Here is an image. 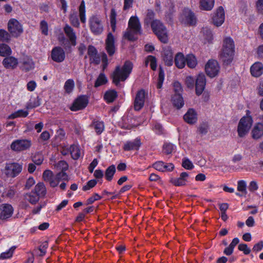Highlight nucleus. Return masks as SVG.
<instances>
[{
	"label": "nucleus",
	"mask_w": 263,
	"mask_h": 263,
	"mask_svg": "<svg viewBox=\"0 0 263 263\" xmlns=\"http://www.w3.org/2000/svg\"><path fill=\"white\" fill-rule=\"evenodd\" d=\"M235 53V44L230 37H226L223 41L222 48L219 53V58L225 66L230 65L232 62Z\"/></svg>",
	"instance_id": "1"
},
{
	"label": "nucleus",
	"mask_w": 263,
	"mask_h": 263,
	"mask_svg": "<svg viewBox=\"0 0 263 263\" xmlns=\"http://www.w3.org/2000/svg\"><path fill=\"white\" fill-rule=\"evenodd\" d=\"M43 178L51 187L58 186L61 181L69 180V176L66 172H59L54 175L49 170H46L43 172Z\"/></svg>",
	"instance_id": "2"
},
{
	"label": "nucleus",
	"mask_w": 263,
	"mask_h": 263,
	"mask_svg": "<svg viewBox=\"0 0 263 263\" xmlns=\"http://www.w3.org/2000/svg\"><path fill=\"white\" fill-rule=\"evenodd\" d=\"M132 70L130 62H126L122 68L117 67L112 74V82L118 86L120 82L125 81L129 76Z\"/></svg>",
	"instance_id": "3"
},
{
	"label": "nucleus",
	"mask_w": 263,
	"mask_h": 263,
	"mask_svg": "<svg viewBox=\"0 0 263 263\" xmlns=\"http://www.w3.org/2000/svg\"><path fill=\"white\" fill-rule=\"evenodd\" d=\"M152 30L154 33L157 36L159 40L166 44L168 41V33L166 27L159 20L156 19L153 21L151 25Z\"/></svg>",
	"instance_id": "4"
},
{
	"label": "nucleus",
	"mask_w": 263,
	"mask_h": 263,
	"mask_svg": "<svg viewBox=\"0 0 263 263\" xmlns=\"http://www.w3.org/2000/svg\"><path fill=\"white\" fill-rule=\"evenodd\" d=\"M253 123L252 118L250 116L243 117L239 121L237 132L239 137H245L249 132Z\"/></svg>",
	"instance_id": "5"
},
{
	"label": "nucleus",
	"mask_w": 263,
	"mask_h": 263,
	"mask_svg": "<svg viewBox=\"0 0 263 263\" xmlns=\"http://www.w3.org/2000/svg\"><path fill=\"white\" fill-rule=\"evenodd\" d=\"M32 142L30 140L20 139L14 140L10 145V148L15 152H21L28 150L31 146Z\"/></svg>",
	"instance_id": "6"
},
{
	"label": "nucleus",
	"mask_w": 263,
	"mask_h": 263,
	"mask_svg": "<svg viewBox=\"0 0 263 263\" xmlns=\"http://www.w3.org/2000/svg\"><path fill=\"white\" fill-rule=\"evenodd\" d=\"M8 29L11 35L14 37H18L23 32L22 25L15 18H11L9 21Z\"/></svg>",
	"instance_id": "7"
},
{
	"label": "nucleus",
	"mask_w": 263,
	"mask_h": 263,
	"mask_svg": "<svg viewBox=\"0 0 263 263\" xmlns=\"http://www.w3.org/2000/svg\"><path fill=\"white\" fill-rule=\"evenodd\" d=\"M22 171V165L18 163H8L6 164L4 173L7 177H15Z\"/></svg>",
	"instance_id": "8"
},
{
	"label": "nucleus",
	"mask_w": 263,
	"mask_h": 263,
	"mask_svg": "<svg viewBox=\"0 0 263 263\" xmlns=\"http://www.w3.org/2000/svg\"><path fill=\"white\" fill-rule=\"evenodd\" d=\"M89 24L92 32L96 35L102 33L103 26L101 19L97 16H91L89 20Z\"/></svg>",
	"instance_id": "9"
},
{
	"label": "nucleus",
	"mask_w": 263,
	"mask_h": 263,
	"mask_svg": "<svg viewBox=\"0 0 263 263\" xmlns=\"http://www.w3.org/2000/svg\"><path fill=\"white\" fill-rule=\"evenodd\" d=\"M220 66L218 62L215 60H209L205 66V72L210 78H214L218 75Z\"/></svg>",
	"instance_id": "10"
},
{
	"label": "nucleus",
	"mask_w": 263,
	"mask_h": 263,
	"mask_svg": "<svg viewBox=\"0 0 263 263\" xmlns=\"http://www.w3.org/2000/svg\"><path fill=\"white\" fill-rule=\"evenodd\" d=\"M147 95V92L143 89L137 91L134 102V109L135 111H139L143 107Z\"/></svg>",
	"instance_id": "11"
},
{
	"label": "nucleus",
	"mask_w": 263,
	"mask_h": 263,
	"mask_svg": "<svg viewBox=\"0 0 263 263\" xmlns=\"http://www.w3.org/2000/svg\"><path fill=\"white\" fill-rule=\"evenodd\" d=\"M182 17L181 22L185 25L193 26L196 24V18L194 13L189 8H184Z\"/></svg>",
	"instance_id": "12"
},
{
	"label": "nucleus",
	"mask_w": 263,
	"mask_h": 263,
	"mask_svg": "<svg viewBox=\"0 0 263 263\" xmlns=\"http://www.w3.org/2000/svg\"><path fill=\"white\" fill-rule=\"evenodd\" d=\"M225 20V12L223 8L219 6L213 14L212 22L213 24L217 26H220Z\"/></svg>",
	"instance_id": "13"
},
{
	"label": "nucleus",
	"mask_w": 263,
	"mask_h": 263,
	"mask_svg": "<svg viewBox=\"0 0 263 263\" xmlns=\"http://www.w3.org/2000/svg\"><path fill=\"white\" fill-rule=\"evenodd\" d=\"M205 85V76L203 73H200L197 76L195 82V92L197 96H199L203 93Z\"/></svg>",
	"instance_id": "14"
},
{
	"label": "nucleus",
	"mask_w": 263,
	"mask_h": 263,
	"mask_svg": "<svg viewBox=\"0 0 263 263\" xmlns=\"http://www.w3.org/2000/svg\"><path fill=\"white\" fill-rule=\"evenodd\" d=\"M190 177L189 173L183 172H182L179 177L172 178L170 182L176 186H185L188 182V179Z\"/></svg>",
	"instance_id": "15"
},
{
	"label": "nucleus",
	"mask_w": 263,
	"mask_h": 263,
	"mask_svg": "<svg viewBox=\"0 0 263 263\" xmlns=\"http://www.w3.org/2000/svg\"><path fill=\"white\" fill-rule=\"evenodd\" d=\"M88 103L87 97L81 96L78 97L73 103L70 109L72 111H77L86 107Z\"/></svg>",
	"instance_id": "16"
},
{
	"label": "nucleus",
	"mask_w": 263,
	"mask_h": 263,
	"mask_svg": "<svg viewBox=\"0 0 263 263\" xmlns=\"http://www.w3.org/2000/svg\"><path fill=\"white\" fill-rule=\"evenodd\" d=\"M51 57L54 61L58 63L62 62L65 58V52L61 47H56L52 50Z\"/></svg>",
	"instance_id": "17"
},
{
	"label": "nucleus",
	"mask_w": 263,
	"mask_h": 263,
	"mask_svg": "<svg viewBox=\"0 0 263 263\" xmlns=\"http://www.w3.org/2000/svg\"><path fill=\"white\" fill-rule=\"evenodd\" d=\"M13 212V208L9 204H2L0 205V218L7 219L10 217Z\"/></svg>",
	"instance_id": "18"
},
{
	"label": "nucleus",
	"mask_w": 263,
	"mask_h": 263,
	"mask_svg": "<svg viewBox=\"0 0 263 263\" xmlns=\"http://www.w3.org/2000/svg\"><path fill=\"white\" fill-rule=\"evenodd\" d=\"M106 50L108 54L111 56L116 51V47L115 45V38L111 33H109L107 35V38L105 41Z\"/></svg>",
	"instance_id": "19"
},
{
	"label": "nucleus",
	"mask_w": 263,
	"mask_h": 263,
	"mask_svg": "<svg viewBox=\"0 0 263 263\" xmlns=\"http://www.w3.org/2000/svg\"><path fill=\"white\" fill-rule=\"evenodd\" d=\"M162 59L165 65L171 66L174 63L173 52L172 49L168 47L163 50Z\"/></svg>",
	"instance_id": "20"
},
{
	"label": "nucleus",
	"mask_w": 263,
	"mask_h": 263,
	"mask_svg": "<svg viewBox=\"0 0 263 263\" xmlns=\"http://www.w3.org/2000/svg\"><path fill=\"white\" fill-rule=\"evenodd\" d=\"M18 59L12 56H8L3 61L4 66L7 69H15L18 65Z\"/></svg>",
	"instance_id": "21"
},
{
	"label": "nucleus",
	"mask_w": 263,
	"mask_h": 263,
	"mask_svg": "<svg viewBox=\"0 0 263 263\" xmlns=\"http://www.w3.org/2000/svg\"><path fill=\"white\" fill-rule=\"evenodd\" d=\"M87 54L91 63L96 64H98L100 63V57L98 54V51L95 47L92 46H89Z\"/></svg>",
	"instance_id": "22"
},
{
	"label": "nucleus",
	"mask_w": 263,
	"mask_h": 263,
	"mask_svg": "<svg viewBox=\"0 0 263 263\" xmlns=\"http://www.w3.org/2000/svg\"><path fill=\"white\" fill-rule=\"evenodd\" d=\"M183 119L189 124H195L197 121V115L196 111L193 108L189 109L184 115Z\"/></svg>",
	"instance_id": "23"
},
{
	"label": "nucleus",
	"mask_w": 263,
	"mask_h": 263,
	"mask_svg": "<svg viewBox=\"0 0 263 263\" xmlns=\"http://www.w3.org/2000/svg\"><path fill=\"white\" fill-rule=\"evenodd\" d=\"M173 106L178 109L181 108L184 105V102L181 93H174L171 98Z\"/></svg>",
	"instance_id": "24"
},
{
	"label": "nucleus",
	"mask_w": 263,
	"mask_h": 263,
	"mask_svg": "<svg viewBox=\"0 0 263 263\" xmlns=\"http://www.w3.org/2000/svg\"><path fill=\"white\" fill-rule=\"evenodd\" d=\"M250 72L252 76L259 77L263 73V64L259 62H255L251 66Z\"/></svg>",
	"instance_id": "25"
},
{
	"label": "nucleus",
	"mask_w": 263,
	"mask_h": 263,
	"mask_svg": "<svg viewBox=\"0 0 263 263\" xmlns=\"http://www.w3.org/2000/svg\"><path fill=\"white\" fill-rule=\"evenodd\" d=\"M142 33L141 26L139 19L137 16H133V41L136 40L134 35Z\"/></svg>",
	"instance_id": "26"
},
{
	"label": "nucleus",
	"mask_w": 263,
	"mask_h": 263,
	"mask_svg": "<svg viewBox=\"0 0 263 263\" xmlns=\"http://www.w3.org/2000/svg\"><path fill=\"white\" fill-rule=\"evenodd\" d=\"M174 62L177 68L182 69L185 66L186 57L182 53L178 52L175 57Z\"/></svg>",
	"instance_id": "27"
},
{
	"label": "nucleus",
	"mask_w": 263,
	"mask_h": 263,
	"mask_svg": "<svg viewBox=\"0 0 263 263\" xmlns=\"http://www.w3.org/2000/svg\"><path fill=\"white\" fill-rule=\"evenodd\" d=\"M64 30L72 46H75L77 44L76 35L73 29L69 25H66L64 28Z\"/></svg>",
	"instance_id": "28"
},
{
	"label": "nucleus",
	"mask_w": 263,
	"mask_h": 263,
	"mask_svg": "<svg viewBox=\"0 0 263 263\" xmlns=\"http://www.w3.org/2000/svg\"><path fill=\"white\" fill-rule=\"evenodd\" d=\"M263 136V124L256 123L252 130V136L254 139H258Z\"/></svg>",
	"instance_id": "29"
},
{
	"label": "nucleus",
	"mask_w": 263,
	"mask_h": 263,
	"mask_svg": "<svg viewBox=\"0 0 263 263\" xmlns=\"http://www.w3.org/2000/svg\"><path fill=\"white\" fill-rule=\"evenodd\" d=\"M22 64V70L25 71H28L34 67V64L32 59L28 57H26L23 59Z\"/></svg>",
	"instance_id": "30"
},
{
	"label": "nucleus",
	"mask_w": 263,
	"mask_h": 263,
	"mask_svg": "<svg viewBox=\"0 0 263 263\" xmlns=\"http://www.w3.org/2000/svg\"><path fill=\"white\" fill-rule=\"evenodd\" d=\"M118 96L117 92L114 89H110L106 91L104 95V99L107 103L114 102Z\"/></svg>",
	"instance_id": "31"
},
{
	"label": "nucleus",
	"mask_w": 263,
	"mask_h": 263,
	"mask_svg": "<svg viewBox=\"0 0 263 263\" xmlns=\"http://www.w3.org/2000/svg\"><path fill=\"white\" fill-rule=\"evenodd\" d=\"M215 3V0H200V7L201 10L205 11L211 10Z\"/></svg>",
	"instance_id": "32"
},
{
	"label": "nucleus",
	"mask_w": 263,
	"mask_h": 263,
	"mask_svg": "<svg viewBox=\"0 0 263 263\" xmlns=\"http://www.w3.org/2000/svg\"><path fill=\"white\" fill-rule=\"evenodd\" d=\"M34 193L40 197L45 196L46 194V188L45 184L42 182L38 183L35 186Z\"/></svg>",
	"instance_id": "33"
},
{
	"label": "nucleus",
	"mask_w": 263,
	"mask_h": 263,
	"mask_svg": "<svg viewBox=\"0 0 263 263\" xmlns=\"http://www.w3.org/2000/svg\"><path fill=\"white\" fill-rule=\"evenodd\" d=\"M132 41V17H130L128 21V27L126 30L123 33L122 42H125L126 41Z\"/></svg>",
	"instance_id": "34"
},
{
	"label": "nucleus",
	"mask_w": 263,
	"mask_h": 263,
	"mask_svg": "<svg viewBox=\"0 0 263 263\" xmlns=\"http://www.w3.org/2000/svg\"><path fill=\"white\" fill-rule=\"evenodd\" d=\"M186 64L190 68H195L197 64L196 57L193 54H189L186 56Z\"/></svg>",
	"instance_id": "35"
},
{
	"label": "nucleus",
	"mask_w": 263,
	"mask_h": 263,
	"mask_svg": "<svg viewBox=\"0 0 263 263\" xmlns=\"http://www.w3.org/2000/svg\"><path fill=\"white\" fill-rule=\"evenodd\" d=\"M165 78V73L163 68L162 66H160L159 67V74L157 79V83L156 87L157 89H161L164 82Z\"/></svg>",
	"instance_id": "36"
},
{
	"label": "nucleus",
	"mask_w": 263,
	"mask_h": 263,
	"mask_svg": "<svg viewBox=\"0 0 263 263\" xmlns=\"http://www.w3.org/2000/svg\"><path fill=\"white\" fill-rule=\"evenodd\" d=\"M148 63H150L151 68L155 71L157 67V59L155 56L149 55H148L145 60V64L147 66Z\"/></svg>",
	"instance_id": "37"
},
{
	"label": "nucleus",
	"mask_w": 263,
	"mask_h": 263,
	"mask_svg": "<svg viewBox=\"0 0 263 263\" xmlns=\"http://www.w3.org/2000/svg\"><path fill=\"white\" fill-rule=\"evenodd\" d=\"M69 151L71 154V157L74 159H78L81 154V150L79 148V146L75 145H71L69 147Z\"/></svg>",
	"instance_id": "38"
},
{
	"label": "nucleus",
	"mask_w": 263,
	"mask_h": 263,
	"mask_svg": "<svg viewBox=\"0 0 263 263\" xmlns=\"http://www.w3.org/2000/svg\"><path fill=\"white\" fill-rule=\"evenodd\" d=\"M116 168L115 165H111L107 168L105 172V177L109 181L112 179L113 176L116 173Z\"/></svg>",
	"instance_id": "39"
},
{
	"label": "nucleus",
	"mask_w": 263,
	"mask_h": 263,
	"mask_svg": "<svg viewBox=\"0 0 263 263\" xmlns=\"http://www.w3.org/2000/svg\"><path fill=\"white\" fill-rule=\"evenodd\" d=\"M155 14L153 10L148 9L146 17L144 19V24L148 26L151 25L153 21H155L154 17Z\"/></svg>",
	"instance_id": "40"
},
{
	"label": "nucleus",
	"mask_w": 263,
	"mask_h": 263,
	"mask_svg": "<svg viewBox=\"0 0 263 263\" xmlns=\"http://www.w3.org/2000/svg\"><path fill=\"white\" fill-rule=\"evenodd\" d=\"M152 130L158 135H162L165 133V130L162 125L157 122L152 124Z\"/></svg>",
	"instance_id": "41"
},
{
	"label": "nucleus",
	"mask_w": 263,
	"mask_h": 263,
	"mask_svg": "<svg viewBox=\"0 0 263 263\" xmlns=\"http://www.w3.org/2000/svg\"><path fill=\"white\" fill-rule=\"evenodd\" d=\"M12 53V50L10 47L5 44H0V55L6 57L10 55Z\"/></svg>",
	"instance_id": "42"
},
{
	"label": "nucleus",
	"mask_w": 263,
	"mask_h": 263,
	"mask_svg": "<svg viewBox=\"0 0 263 263\" xmlns=\"http://www.w3.org/2000/svg\"><path fill=\"white\" fill-rule=\"evenodd\" d=\"M28 115V112L27 110L20 109L10 115L8 118L13 119L19 117H26Z\"/></svg>",
	"instance_id": "43"
},
{
	"label": "nucleus",
	"mask_w": 263,
	"mask_h": 263,
	"mask_svg": "<svg viewBox=\"0 0 263 263\" xmlns=\"http://www.w3.org/2000/svg\"><path fill=\"white\" fill-rule=\"evenodd\" d=\"M74 87V82L72 79L67 80L64 86V89L65 92L70 93L73 91Z\"/></svg>",
	"instance_id": "44"
},
{
	"label": "nucleus",
	"mask_w": 263,
	"mask_h": 263,
	"mask_svg": "<svg viewBox=\"0 0 263 263\" xmlns=\"http://www.w3.org/2000/svg\"><path fill=\"white\" fill-rule=\"evenodd\" d=\"M108 81L107 77L103 73H101L97 78L95 83V87H98L101 85L105 84Z\"/></svg>",
	"instance_id": "45"
},
{
	"label": "nucleus",
	"mask_w": 263,
	"mask_h": 263,
	"mask_svg": "<svg viewBox=\"0 0 263 263\" xmlns=\"http://www.w3.org/2000/svg\"><path fill=\"white\" fill-rule=\"evenodd\" d=\"M54 168L59 172H65L68 168L67 163L65 161H60L54 165Z\"/></svg>",
	"instance_id": "46"
},
{
	"label": "nucleus",
	"mask_w": 263,
	"mask_h": 263,
	"mask_svg": "<svg viewBox=\"0 0 263 263\" xmlns=\"http://www.w3.org/2000/svg\"><path fill=\"white\" fill-rule=\"evenodd\" d=\"M92 126L98 134H101L104 129V124L102 121H95L92 123Z\"/></svg>",
	"instance_id": "47"
},
{
	"label": "nucleus",
	"mask_w": 263,
	"mask_h": 263,
	"mask_svg": "<svg viewBox=\"0 0 263 263\" xmlns=\"http://www.w3.org/2000/svg\"><path fill=\"white\" fill-rule=\"evenodd\" d=\"M25 197L26 200L28 201L31 204H35L37 202L39 201L40 198L34 192L29 194H26L25 196Z\"/></svg>",
	"instance_id": "48"
},
{
	"label": "nucleus",
	"mask_w": 263,
	"mask_h": 263,
	"mask_svg": "<svg viewBox=\"0 0 263 263\" xmlns=\"http://www.w3.org/2000/svg\"><path fill=\"white\" fill-rule=\"evenodd\" d=\"M117 14L114 9H111L110 15V26L113 31H115L116 28Z\"/></svg>",
	"instance_id": "49"
},
{
	"label": "nucleus",
	"mask_w": 263,
	"mask_h": 263,
	"mask_svg": "<svg viewBox=\"0 0 263 263\" xmlns=\"http://www.w3.org/2000/svg\"><path fill=\"white\" fill-rule=\"evenodd\" d=\"M79 16L81 21L82 23H85L86 16H85V6L84 1H82L79 7Z\"/></svg>",
	"instance_id": "50"
},
{
	"label": "nucleus",
	"mask_w": 263,
	"mask_h": 263,
	"mask_svg": "<svg viewBox=\"0 0 263 263\" xmlns=\"http://www.w3.org/2000/svg\"><path fill=\"white\" fill-rule=\"evenodd\" d=\"M176 146L172 143H165L163 146V152L166 155L172 154L175 149Z\"/></svg>",
	"instance_id": "51"
},
{
	"label": "nucleus",
	"mask_w": 263,
	"mask_h": 263,
	"mask_svg": "<svg viewBox=\"0 0 263 263\" xmlns=\"http://www.w3.org/2000/svg\"><path fill=\"white\" fill-rule=\"evenodd\" d=\"M182 166L186 170H191L194 168L192 162L187 158H184L182 160Z\"/></svg>",
	"instance_id": "52"
},
{
	"label": "nucleus",
	"mask_w": 263,
	"mask_h": 263,
	"mask_svg": "<svg viewBox=\"0 0 263 263\" xmlns=\"http://www.w3.org/2000/svg\"><path fill=\"white\" fill-rule=\"evenodd\" d=\"M15 248L16 247L15 246H13L11 247L8 250L2 253L0 255V259H4L11 257Z\"/></svg>",
	"instance_id": "53"
},
{
	"label": "nucleus",
	"mask_w": 263,
	"mask_h": 263,
	"mask_svg": "<svg viewBox=\"0 0 263 263\" xmlns=\"http://www.w3.org/2000/svg\"><path fill=\"white\" fill-rule=\"evenodd\" d=\"M203 33L204 39L209 43H211L213 40L212 31L208 28L203 29Z\"/></svg>",
	"instance_id": "54"
},
{
	"label": "nucleus",
	"mask_w": 263,
	"mask_h": 263,
	"mask_svg": "<svg viewBox=\"0 0 263 263\" xmlns=\"http://www.w3.org/2000/svg\"><path fill=\"white\" fill-rule=\"evenodd\" d=\"M237 190L245 194H247V183L245 180H240L237 182Z\"/></svg>",
	"instance_id": "55"
},
{
	"label": "nucleus",
	"mask_w": 263,
	"mask_h": 263,
	"mask_svg": "<svg viewBox=\"0 0 263 263\" xmlns=\"http://www.w3.org/2000/svg\"><path fill=\"white\" fill-rule=\"evenodd\" d=\"M11 38L10 35L6 30L0 29V41L8 42Z\"/></svg>",
	"instance_id": "56"
},
{
	"label": "nucleus",
	"mask_w": 263,
	"mask_h": 263,
	"mask_svg": "<svg viewBox=\"0 0 263 263\" xmlns=\"http://www.w3.org/2000/svg\"><path fill=\"white\" fill-rule=\"evenodd\" d=\"M208 130L209 126L208 123L205 122L200 124L198 128V132L201 135H206L208 132Z\"/></svg>",
	"instance_id": "57"
},
{
	"label": "nucleus",
	"mask_w": 263,
	"mask_h": 263,
	"mask_svg": "<svg viewBox=\"0 0 263 263\" xmlns=\"http://www.w3.org/2000/svg\"><path fill=\"white\" fill-rule=\"evenodd\" d=\"M48 248L47 242H43L37 250V254L39 256H44L46 253V249Z\"/></svg>",
	"instance_id": "58"
},
{
	"label": "nucleus",
	"mask_w": 263,
	"mask_h": 263,
	"mask_svg": "<svg viewBox=\"0 0 263 263\" xmlns=\"http://www.w3.org/2000/svg\"><path fill=\"white\" fill-rule=\"evenodd\" d=\"M40 26L42 34L47 35L48 34V25L47 22L44 20L42 21L40 23Z\"/></svg>",
	"instance_id": "59"
},
{
	"label": "nucleus",
	"mask_w": 263,
	"mask_h": 263,
	"mask_svg": "<svg viewBox=\"0 0 263 263\" xmlns=\"http://www.w3.org/2000/svg\"><path fill=\"white\" fill-rule=\"evenodd\" d=\"M238 249L239 251L243 252L245 255L249 254L251 251V249L248 247V245L246 243L239 244Z\"/></svg>",
	"instance_id": "60"
},
{
	"label": "nucleus",
	"mask_w": 263,
	"mask_h": 263,
	"mask_svg": "<svg viewBox=\"0 0 263 263\" xmlns=\"http://www.w3.org/2000/svg\"><path fill=\"white\" fill-rule=\"evenodd\" d=\"M174 93H181L183 92V88L181 84L178 81H175L173 83Z\"/></svg>",
	"instance_id": "61"
},
{
	"label": "nucleus",
	"mask_w": 263,
	"mask_h": 263,
	"mask_svg": "<svg viewBox=\"0 0 263 263\" xmlns=\"http://www.w3.org/2000/svg\"><path fill=\"white\" fill-rule=\"evenodd\" d=\"M185 83L188 88H193L195 85V80L193 77L187 76L186 77Z\"/></svg>",
	"instance_id": "62"
},
{
	"label": "nucleus",
	"mask_w": 263,
	"mask_h": 263,
	"mask_svg": "<svg viewBox=\"0 0 263 263\" xmlns=\"http://www.w3.org/2000/svg\"><path fill=\"white\" fill-rule=\"evenodd\" d=\"M142 145L140 137H137L134 141H133V151L139 149Z\"/></svg>",
	"instance_id": "63"
},
{
	"label": "nucleus",
	"mask_w": 263,
	"mask_h": 263,
	"mask_svg": "<svg viewBox=\"0 0 263 263\" xmlns=\"http://www.w3.org/2000/svg\"><path fill=\"white\" fill-rule=\"evenodd\" d=\"M248 189L250 192L254 193L258 189V185L256 181H251L249 184Z\"/></svg>",
	"instance_id": "64"
}]
</instances>
